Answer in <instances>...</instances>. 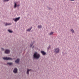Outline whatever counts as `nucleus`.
Masks as SVG:
<instances>
[{
    "mask_svg": "<svg viewBox=\"0 0 79 79\" xmlns=\"http://www.w3.org/2000/svg\"><path fill=\"white\" fill-rule=\"evenodd\" d=\"M51 48V47H50V45H49V46L47 48V50L48 51H49L50 49Z\"/></svg>",
    "mask_w": 79,
    "mask_h": 79,
    "instance_id": "9b49d317",
    "label": "nucleus"
},
{
    "mask_svg": "<svg viewBox=\"0 0 79 79\" xmlns=\"http://www.w3.org/2000/svg\"><path fill=\"white\" fill-rule=\"evenodd\" d=\"M53 32H51L50 33L49 35H53Z\"/></svg>",
    "mask_w": 79,
    "mask_h": 79,
    "instance_id": "6ab92c4d",
    "label": "nucleus"
},
{
    "mask_svg": "<svg viewBox=\"0 0 79 79\" xmlns=\"http://www.w3.org/2000/svg\"><path fill=\"white\" fill-rule=\"evenodd\" d=\"M5 60H12V58L9 57H4L3 58Z\"/></svg>",
    "mask_w": 79,
    "mask_h": 79,
    "instance_id": "7ed1b4c3",
    "label": "nucleus"
},
{
    "mask_svg": "<svg viewBox=\"0 0 79 79\" xmlns=\"http://www.w3.org/2000/svg\"><path fill=\"white\" fill-rule=\"evenodd\" d=\"M40 54L37 52H35L33 55V58L34 59L39 60L40 58Z\"/></svg>",
    "mask_w": 79,
    "mask_h": 79,
    "instance_id": "f257e3e1",
    "label": "nucleus"
},
{
    "mask_svg": "<svg viewBox=\"0 0 79 79\" xmlns=\"http://www.w3.org/2000/svg\"><path fill=\"white\" fill-rule=\"evenodd\" d=\"M9 1V0H3V2H8Z\"/></svg>",
    "mask_w": 79,
    "mask_h": 79,
    "instance_id": "a211bd4d",
    "label": "nucleus"
},
{
    "mask_svg": "<svg viewBox=\"0 0 79 79\" xmlns=\"http://www.w3.org/2000/svg\"><path fill=\"white\" fill-rule=\"evenodd\" d=\"M33 44H34V43L31 42L30 45V47L31 48V47H32V46Z\"/></svg>",
    "mask_w": 79,
    "mask_h": 79,
    "instance_id": "2eb2a0df",
    "label": "nucleus"
},
{
    "mask_svg": "<svg viewBox=\"0 0 79 79\" xmlns=\"http://www.w3.org/2000/svg\"><path fill=\"white\" fill-rule=\"evenodd\" d=\"M10 25H11V23H6L5 24V26H10Z\"/></svg>",
    "mask_w": 79,
    "mask_h": 79,
    "instance_id": "9d476101",
    "label": "nucleus"
},
{
    "mask_svg": "<svg viewBox=\"0 0 79 79\" xmlns=\"http://www.w3.org/2000/svg\"><path fill=\"white\" fill-rule=\"evenodd\" d=\"M19 61H20V60L19 59H18L17 60H16L15 62L16 63H19Z\"/></svg>",
    "mask_w": 79,
    "mask_h": 79,
    "instance_id": "1a4fd4ad",
    "label": "nucleus"
},
{
    "mask_svg": "<svg viewBox=\"0 0 79 79\" xmlns=\"http://www.w3.org/2000/svg\"><path fill=\"white\" fill-rule=\"evenodd\" d=\"M17 4L16 3V2H15V5H14V8H16V7L17 6Z\"/></svg>",
    "mask_w": 79,
    "mask_h": 79,
    "instance_id": "dca6fc26",
    "label": "nucleus"
},
{
    "mask_svg": "<svg viewBox=\"0 0 79 79\" xmlns=\"http://www.w3.org/2000/svg\"><path fill=\"white\" fill-rule=\"evenodd\" d=\"M71 31L73 33H74V31L73 30V29H72L71 30Z\"/></svg>",
    "mask_w": 79,
    "mask_h": 79,
    "instance_id": "aec40b11",
    "label": "nucleus"
},
{
    "mask_svg": "<svg viewBox=\"0 0 79 79\" xmlns=\"http://www.w3.org/2000/svg\"><path fill=\"white\" fill-rule=\"evenodd\" d=\"M7 64L9 65V66H12L13 64V63L12 62H8L7 63Z\"/></svg>",
    "mask_w": 79,
    "mask_h": 79,
    "instance_id": "6e6552de",
    "label": "nucleus"
},
{
    "mask_svg": "<svg viewBox=\"0 0 79 79\" xmlns=\"http://www.w3.org/2000/svg\"><path fill=\"white\" fill-rule=\"evenodd\" d=\"M34 46H33L32 47V48H34Z\"/></svg>",
    "mask_w": 79,
    "mask_h": 79,
    "instance_id": "a878e982",
    "label": "nucleus"
},
{
    "mask_svg": "<svg viewBox=\"0 0 79 79\" xmlns=\"http://www.w3.org/2000/svg\"><path fill=\"white\" fill-rule=\"evenodd\" d=\"M10 53V51L9 49H6L5 51V53L6 54H9Z\"/></svg>",
    "mask_w": 79,
    "mask_h": 79,
    "instance_id": "39448f33",
    "label": "nucleus"
},
{
    "mask_svg": "<svg viewBox=\"0 0 79 79\" xmlns=\"http://www.w3.org/2000/svg\"><path fill=\"white\" fill-rule=\"evenodd\" d=\"M70 1H74V0H70Z\"/></svg>",
    "mask_w": 79,
    "mask_h": 79,
    "instance_id": "393cba45",
    "label": "nucleus"
},
{
    "mask_svg": "<svg viewBox=\"0 0 79 79\" xmlns=\"http://www.w3.org/2000/svg\"><path fill=\"white\" fill-rule=\"evenodd\" d=\"M15 3V2H14V3Z\"/></svg>",
    "mask_w": 79,
    "mask_h": 79,
    "instance_id": "bb28decb",
    "label": "nucleus"
},
{
    "mask_svg": "<svg viewBox=\"0 0 79 79\" xmlns=\"http://www.w3.org/2000/svg\"><path fill=\"white\" fill-rule=\"evenodd\" d=\"M54 52H55L56 54L59 53L60 52V49L58 48H55V49H54Z\"/></svg>",
    "mask_w": 79,
    "mask_h": 79,
    "instance_id": "f03ea898",
    "label": "nucleus"
},
{
    "mask_svg": "<svg viewBox=\"0 0 79 79\" xmlns=\"http://www.w3.org/2000/svg\"><path fill=\"white\" fill-rule=\"evenodd\" d=\"M41 53L43 55H44V56H45L47 54V53L46 52H45L44 51H41Z\"/></svg>",
    "mask_w": 79,
    "mask_h": 79,
    "instance_id": "0eeeda50",
    "label": "nucleus"
},
{
    "mask_svg": "<svg viewBox=\"0 0 79 79\" xmlns=\"http://www.w3.org/2000/svg\"><path fill=\"white\" fill-rule=\"evenodd\" d=\"M28 69L29 70V71H32V69Z\"/></svg>",
    "mask_w": 79,
    "mask_h": 79,
    "instance_id": "4be33fe9",
    "label": "nucleus"
},
{
    "mask_svg": "<svg viewBox=\"0 0 79 79\" xmlns=\"http://www.w3.org/2000/svg\"><path fill=\"white\" fill-rule=\"evenodd\" d=\"M48 9L49 10H51V11H52V9L50 7H48Z\"/></svg>",
    "mask_w": 79,
    "mask_h": 79,
    "instance_id": "412c9836",
    "label": "nucleus"
},
{
    "mask_svg": "<svg viewBox=\"0 0 79 79\" xmlns=\"http://www.w3.org/2000/svg\"><path fill=\"white\" fill-rule=\"evenodd\" d=\"M2 50H4V49L3 48H2Z\"/></svg>",
    "mask_w": 79,
    "mask_h": 79,
    "instance_id": "b1692460",
    "label": "nucleus"
},
{
    "mask_svg": "<svg viewBox=\"0 0 79 79\" xmlns=\"http://www.w3.org/2000/svg\"><path fill=\"white\" fill-rule=\"evenodd\" d=\"M20 6V5L19 4V5H17V6Z\"/></svg>",
    "mask_w": 79,
    "mask_h": 79,
    "instance_id": "5701e85b",
    "label": "nucleus"
},
{
    "mask_svg": "<svg viewBox=\"0 0 79 79\" xmlns=\"http://www.w3.org/2000/svg\"><path fill=\"white\" fill-rule=\"evenodd\" d=\"M27 74H29V71L28 69H27Z\"/></svg>",
    "mask_w": 79,
    "mask_h": 79,
    "instance_id": "f3484780",
    "label": "nucleus"
},
{
    "mask_svg": "<svg viewBox=\"0 0 79 79\" xmlns=\"http://www.w3.org/2000/svg\"><path fill=\"white\" fill-rule=\"evenodd\" d=\"M13 72L15 74H16L18 73V69L15 68L13 70Z\"/></svg>",
    "mask_w": 79,
    "mask_h": 79,
    "instance_id": "423d86ee",
    "label": "nucleus"
},
{
    "mask_svg": "<svg viewBox=\"0 0 79 79\" xmlns=\"http://www.w3.org/2000/svg\"><path fill=\"white\" fill-rule=\"evenodd\" d=\"M32 27H31V28L27 29V31H31V29H32Z\"/></svg>",
    "mask_w": 79,
    "mask_h": 79,
    "instance_id": "ddd939ff",
    "label": "nucleus"
},
{
    "mask_svg": "<svg viewBox=\"0 0 79 79\" xmlns=\"http://www.w3.org/2000/svg\"><path fill=\"white\" fill-rule=\"evenodd\" d=\"M8 31L10 33H12V32H13V31L11 30H8Z\"/></svg>",
    "mask_w": 79,
    "mask_h": 79,
    "instance_id": "4468645a",
    "label": "nucleus"
},
{
    "mask_svg": "<svg viewBox=\"0 0 79 79\" xmlns=\"http://www.w3.org/2000/svg\"><path fill=\"white\" fill-rule=\"evenodd\" d=\"M42 27V25H39L38 26V29H41Z\"/></svg>",
    "mask_w": 79,
    "mask_h": 79,
    "instance_id": "f8f14e48",
    "label": "nucleus"
},
{
    "mask_svg": "<svg viewBox=\"0 0 79 79\" xmlns=\"http://www.w3.org/2000/svg\"><path fill=\"white\" fill-rule=\"evenodd\" d=\"M20 18H21V17H19L18 18L13 19H12L14 20L15 22H17L18 21H19V20L20 19Z\"/></svg>",
    "mask_w": 79,
    "mask_h": 79,
    "instance_id": "20e7f679",
    "label": "nucleus"
}]
</instances>
